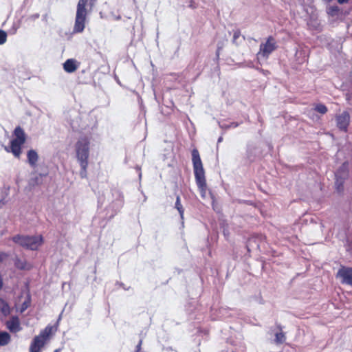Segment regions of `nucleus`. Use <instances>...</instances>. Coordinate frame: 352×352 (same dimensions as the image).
<instances>
[{"instance_id": "nucleus-1", "label": "nucleus", "mask_w": 352, "mask_h": 352, "mask_svg": "<svg viewBox=\"0 0 352 352\" xmlns=\"http://www.w3.org/2000/svg\"><path fill=\"white\" fill-rule=\"evenodd\" d=\"M192 162L197 186L200 191L201 197L205 198L207 190L205 171L199 151L196 148L192 151Z\"/></svg>"}, {"instance_id": "nucleus-2", "label": "nucleus", "mask_w": 352, "mask_h": 352, "mask_svg": "<svg viewBox=\"0 0 352 352\" xmlns=\"http://www.w3.org/2000/svg\"><path fill=\"white\" fill-rule=\"evenodd\" d=\"M14 138L10 141V146H4L7 152H11L13 155L19 158L21 154V146L25 142L26 134L21 126H16L13 132Z\"/></svg>"}, {"instance_id": "nucleus-3", "label": "nucleus", "mask_w": 352, "mask_h": 352, "mask_svg": "<svg viewBox=\"0 0 352 352\" xmlns=\"http://www.w3.org/2000/svg\"><path fill=\"white\" fill-rule=\"evenodd\" d=\"M12 240L14 243L31 250H37L43 242V238L41 235L24 236L19 234L14 236Z\"/></svg>"}, {"instance_id": "nucleus-4", "label": "nucleus", "mask_w": 352, "mask_h": 352, "mask_svg": "<svg viewBox=\"0 0 352 352\" xmlns=\"http://www.w3.org/2000/svg\"><path fill=\"white\" fill-rule=\"evenodd\" d=\"M75 153L77 161L80 162H89L90 140L87 137H80L75 144Z\"/></svg>"}, {"instance_id": "nucleus-5", "label": "nucleus", "mask_w": 352, "mask_h": 352, "mask_svg": "<svg viewBox=\"0 0 352 352\" xmlns=\"http://www.w3.org/2000/svg\"><path fill=\"white\" fill-rule=\"evenodd\" d=\"M89 0H79L77 5L75 24L73 29L74 33H80L85 29L87 10L85 6Z\"/></svg>"}, {"instance_id": "nucleus-6", "label": "nucleus", "mask_w": 352, "mask_h": 352, "mask_svg": "<svg viewBox=\"0 0 352 352\" xmlns=\"http://www.w3.org/2000/svg\"><path fill=\"white\" fill-rule=\"evenodd\" d=\"M277 48L276 42L274 38L270 36L265 43L260 45L258 56H261L264 58H268L270 54H272Z\"/></svg>"}, {"instance_id": "nucleus-7", "label": "nucleus", "mask_w": 352, "mask_h": 352, "mask_svg": "<svg viewBox=\"0 0 352 352\" xmlns=\"http://www.w3.org/2000/svg\"><path fill=\"white\" fill-rule=\"evenodd\" d=\"M52 330V327H46L45 329L41 331L38 336H36L34 338L31 344L34 345L35 346L41 349L44 346L46 340L51 334Z\"/></svg>"}, {"instance_id": "nucleus-8", "label": "nucleus", "mask_w": 352, "mask_h": 352, "mask_svg": "<svg viewBox=\"0 0 352 352\" xmlns=\"http://www.w3.org/2000/svg\"><path fill=\"white\" fill-rule=\"evenodd\" d=\"M337 276L342 278V283L352 285V267L342 266L338 271Z\"/></svg>"}, {"instance_id": "nucleus-9", "label": "nucleus", "mask_w": 352, "mask_h": 352, "mask_svg": "<svg viewBox=\"0 0 352 352\" xmlns=\"http://www.w3.org/2000/svg\"><path fill=\"white\" fill-rule=\"evenodd\" d=\"M350 116L348 112L343 111L336 116L337 126L344 131H346L349 124Z\"/></svg>"}, {"instance_id": "nucleus-10", "label": "nucleus", "mask_w": 352, "mask_h": 352, "mask_svg": "<svg viewBox=\"0 0 352 352\" xmlns=\"http://www.w3.org/2000/svg\"><path fill=\"white\" fill-rule=\"evenodd\" d=\"M6 327L12 333H17L21 330L20 320L18 316H12L6 323Z\"/></svg>"}, {"instance_id": "nucleus-11", "label": "nucleus", "mask_w": 352, "mask_h": 352, "mask_svg": "<svg viewBox=\"0 0 352 352\" xmlns=\"http://www.w3.org/2000/svg\"><path fill=\"white\" fill-rule=\"evenodd\" d=\"M79 63L73 58L67 59L63 63V69L67 73L74 72L78 67Z\"/></svg>"}, {"instance_id": "nucleus-12", "label": "nucleus", "mask_w": 352, "mask_h": 352, "mask_svg": "<svg viewBox=\"0 0 352 352\" xmlns=\"http://www.w3.org/2000/svg\"><path fill=\"white\" fill-rule=\"evenodd\" d=\"M43 175L42 174H33L28 181L29 190H32L35 186L41 184L43 182Z\"/></svg>"}, {"instance_id": "nucleus-13", "label": "nucleus", "mask_w": 352, "mask_h": 352, "mask_svg": "<svg viewBox=\"0 0 352 352\" xmlns=\"http://www.w3.org/2000/svg\"><path fill=\"white\" fill-rule=\"evenodd\" d=\"M28 162L32 167L36 166L38 160V155L37 152L34 149H30L27 153Z\"/></svg>"}, {"instance_id": "nucleus-14", "label": "nucleus", "mask_w": 352, "mask_h": 352, "mask_svg": "<svg viewBox=\"0 0 352 352\" xmlns=\"http://www.w3.org/2000/svg\"><path fill=\"white\" fill-rule=\"evenodd\" d=\"M14 265L19 270H29L30 268V265L28 264L25 259H21L19 257L15 258Z\"/></svg>"}, {"instance_id": "nucleus-15", "label": "nucleus", "mask_w": 352, "mask_h": 352, "mask_svg": "<svg viewBox=\"0 0 352 352\" xmlns=\"http://www.w3.org/2000/svg\"><path fill=\"white\" fill-rule=\"evenodd\" d=\"M10 335L6 331H0V346L7 345L10 342Z\"/></svg>"}, {"instance_id": "nucleus-16", "label": "nucleus", "mask_w": 352, "mask_h": 352, "mask_svg": "<svg viewBox=\"0 0 352 352\" xmlns=\"http://www.w3.org/2000/svg\"><path fill=\"white\" fill-rule=\"evenodd\" d=\"M0 311L5 316H7L10 314L9 305L6 301L1 298H0Z\"/></svg>"}, {"instance_id": "nucleus-17", "label": "nucleus", "mask_w": 352, "mask_h": 352, "mask_svg": "<svg viewBox=\"0 0 352 352\" xmlns=\"http://www.w3.org/2000/svg\"><path fill=\"white\" fill-rule=\"evenodd\" d=\"M343 184H344V179L339 177L338 174H336L335 186H336V190L338 192H342L343 190Z\"/></svg>"}, {"instance_id": "nucleus-18", "label": "nucleus", "mask_w": 352, "mask_h": 352, "mask_svg": "<svg viewBox=\"0 0 352 352\" xmlns=\"http://www.w3.org/2000/svg\"><path fill=\"white\" fill-rule=\"evenodd\" d=\"M175 207L178 210V212L180 214L181 219H183L184 210L183 206L180 202L179 196H177Z\"/></svg>"}, {"instance_id": "nucleus-19", "label": "nucleus", "mask_w": 352, "mask_h": 352, "mask_svg": "<svg viewBox=\"0 0 352 352\" xmlns=\"http://www.w3.org/2000/svg\"><path fill=\"white\" fill-rule=\"evenodd\" d=\"M80 166V176L82 178H85L87 177V169L88 167L89 162H80L79 163Z\"/></svg>"}, {"instance_id": "nucleus-20", "label": "nucleus", "mask_w": 352, "mask_h": 352, "mask_svg": "<svg viewBox=\"0 0 352 352\" xmlns=\"http://www.w3.org/2000/svg\"><path fill=\"white\" fill-rule=\"evenodd\" d=\"M31 298L30 295L27 296L26 300L22 303L21 307L19 309L21 313L24 312L30 305Z\"/></svg>"}, {"instance_id": "nucleus-21", "label": "nucleus", "mask_w": 352, "mask_h": 352, "mask_svg": "<svg viewBox=\"0 0 352 352\" xmlns=\"http://www.w3.org/2000/svg\"><path fill=\"white\" fill-rule=\"evenodd\" d=\"M275 337V342L277 344L283 343L286 339L285 336L283 332L276 333Z\"/></svg>"}, {"instance_id": "nucleus-22", "label": "nucleus", "mask_w": 352, "mask_h": 352, "mask_svg": "<svg viewBox=\"0 0 352 352\" xmlns=\"http://www.w3.org/2000/svg\"><path fill=\"white\" fill-rule=\"evenodd\" d=\"M314 110L316 111L317 112L321 113V114H324V113H326L327 112V107L324 104H318L315 107Z\"/></svg>"}, {"instance_id": "nucleus-23", "label": "nucleus", "mask_w": 352, "mask_h": 352, "mask_svg": "<svg viewBox=\"0 0 352 352\" xmlns=\"http://www.w3.org/2000/svg\"><path fill=\"white\" fill-rule=\"evenodd\" d=\"M339 8L338 6H331L327 9L328 14L333 16L338 15L339 12Z\"/></svg>"}, {"instance_id": "nucleus-24", "label": "nucleus", "mask_w": 352, "mask_h": 352, "mask_svg": "<svg viewBox=\"0 0 352 352\" xmlns=\"http://www.w3.org/2000/svg\"><path fill=\"white\" fill-rule=\"evenodd\" d=\"M241 37V32L239 30L234 31L232 43L236 45H239V42L238 39Z\"/></svg>"}, {"instance_id": "nucleus-25", "label": "nucleus", "mask_w": 352, "mask_h": 352, "mask_svg": "<svg viewBox=\"0 0 352 352\" xmlns=\"http://www.w3.org/2000/svg\"><path fill=\"white\" fill-rule=\"evenodd\" d=\"M7 41V33L2 30H0V45L4 44Z\"/></svg>"}, {"instance_id": "nucleus-26", "label": "nucleus", "mask_w": 352, "mask_h": 352, "mask_svg": "<svg viewBox=\"0 0 352 352\" xmlns=\"http://www.w3.org/2000/svg\"><path fill=\"white\" fill-rule=\"evenodd\" d=\"M5 195L3 190H0V208H1L5 204Z\"/></svg>"}, {"instance_id": "nucleus-27", "label": "nucleus", "mask_w": 352, "mask_h": 352, "mask_svg": "<svg viewBox=\"0 0 352 352\" xmlns=\"http://www.w3.org/2000/svg\"><path fill=\"white\" fill-rule=\"evenodd\" d=\"M41 349L30 344V352H41Z\"/></svg>"}, {"instance_id": "nucleus-28", "label": "nucleus", "mask_w": 352, "mask_h": 352, "mask_svg": "<svg viewBox=\"0 0 352 352\" xmlns=\"http://www.w3.org/2000/svg\"><path fill=\"white\" fill-rule=\"evenodd\" d=\"M8 256V255L5 252L0 253V262L4 261Z\"/></svg>"}, {"instance_id": "nucleus-29", "label": "nucleus", "mask_w": 352, "mask_h": 352, "mask_svg": "<svg viewBox=\"0 0 352 352\" xmlns=\"http://www.w3.org/2000/svg\"><path fill=\"white\" fill-rule=\"evenodd\" d=\"M142 342V341L140 340L139 343L136 346L135 352H144V351H142V349H141Z\"/></svg>"}, {"instance_id": "nucleus-30", "label": "nucleus", "mask_w": 352, "mask_h": 352, "mask_svg": "<svg viewBox=\"0 0 352 352\" xmlns=\"http://www.w3.org/2000/svg\"><path fill=\"white\" fill-rule=\"evenodd\" d=\"M219 126H220V127H221V128H222V129H229V128H230L229 124H226V123H220V124H219Z\"/></svg>"}, {"instance_id": "nucleus-31", "label": "nucleus", "mask_w": 352, "mask_h": 352, "mask_svg": "<svg viewBox=\"0 0 352 352\" xmlns=\"http://www.w3.org/2000/svg\"><path fill=\"white\" fill-rule=\"evenodd\" d=\"M230 126V128H236L239 126V123L238 122H230V124H229Z\"/></svg>"}, {"instance_id": "nucleus-32", "label": "nucleus", "mask_w": 352, "mask_h": 352, "mask_svg": "<svg viewBox=\"0 0 352 352\" xmlns=\"http://www.w3.org/2000/svg\"><path fill=\"white\" fill-rule=\"evenodd\" d=\"M38 17H39V14H33V15H32V16H30V18L32 20H33V21L36 20V19H38Z\"/></svg>"}, {"instance_id": "nucleus-33", "label": "nucleus", "mask_w": 352, "mask_h": 352, "mask_svg": "<svg viewBox=\"0 0 352 352\" xmlns=\"http://www.w3.org/2000/svg\"><path fill=\"white\" fill-rule=\"evenodd\" d=\"M337 1L339 3L343 4V3H347L349 0H337Z\"/></svg>"}, {"instance_id": "nucleus-34", "label": "nucleus", "mask_w": 352, "mask_h": 352, "mask_svg": "<svg viewBox=\"0 0 352 352\" xmlns=\"http://www.w3.org/2000/svg\"><path fill=\"white\" fill-rule=\"evenodd\" d=\"M2 287H3V280H2L1 276H0V290L1 289Z\"/></svg>"}, {"instance_id": "nucleus-35", "label": "nucleus", "mask_w": 352, "mask_h": 352, "mask_svg": "<svg viewBox=\"0 0 352 352\" xmlns=\"http://www.w3.org/2000/svg\"><path fill=\"white\" fill-rule=\"evenodd\" d=\"M96 0H91L90 1V4L91 6H92L94 5V3L96 2Z\"/></svg>"}, {"instance_id": "nucleus-36", "label": "nucleus", "mask_w": 352, "mask_h": 352, "mask_svg": "<svg viewBox=\"0 0 352 352\" xmlns=\"http://www.w3.org/2000/svg\"><path fill=\"white\" fill-rule=\"evenodd\" d=\"M120 286H122V287L125 290L129 289L128 288H126V287H124V284H123V283H120Z\"/></svg>"}, {"instance_id": "nucleus-37", "label": "nucleus", "mask_w": 352, "mask_h": 352, "mask_svg": "<svg viewBox=\"0 0 352 352\" xmlns=\"http://www.w3.org/2000/svg\"><path fill=\"white\" fill-rule=\"evenodd\" d=\"M222 140H223V138L222 137H219V139H218V143L221 142Z\"/></svg>"}, {"instance_id": "nucleus-38", "label": "nucleus", "mask_w": 352, "mask_h": 352, "mask_svg": "<svg viewBox=\"0 0 352 352\" xmlns=\"http://www.w3.org/2000/svg\"><path fill=\"white\" fill-rule=\"evenodd\" d=\"M222 47H223V45H221V46H220V45H219V44H218V45H217L218 50H219L220 49H221V48H222Z\"/></svg>"}, {"instance_id": "nucleus-39", "label": "nucleus", "mask_w": 352, "mask_h": 352, "mask_svg": "<svg viewBox=\"0 0 352 352\" xmlns=\"http://www.w3.org/2000/svg\"><path fill=\"white\" fill-rule=\"evenodd\" d=\"M54 352H59L58 349L55 350Z\"/></svg>"}, {"instance_id": "nucleus-40", "label": "nucleus", "mask_w": 352, "mask_h": 352, "mask_svg": "<svg viewBox=\"0 0 352 352\" xmlns=\"http://www.w3.org/2000/svg\"><path fill=\"white\" fill-rule=\"evenodd\" d=\"M224 310H225V309H220V312H221V311H224Z\"/></svg>"}, {"instance_id": "nucleus-41", "label": "nucleus", "mask_w": 352, "mask_h": 352, "mask_svg": "<svg viewBox=\"0 0 352 352\" xmlns=\"http://www.w3.org/2000/svg\"><path fill=\"white\" fill-rule=\"evenodd\" d=\"M278 327L280 330H282V328H281V327H280V325H279Z\"/></svg>"}]
</instances>
